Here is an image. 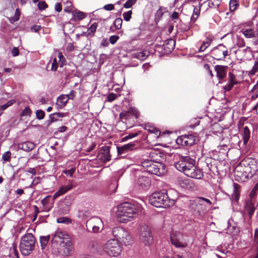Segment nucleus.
Returning <instances> with one entry per match:
<instances>
[{"label":"nucleus","mask_w":258,"mask_h":258,"mask_svg":"<svg viewBox=\"0 0 258 258\" xmlns=\"http://www.w3.org/2000/svg\"><path fill=\"white\" fill-rule=\"evenodd\" d=\"M195 160L188 156L179 157L178 161L174 163V167L188 177L200 179L204 176L202 170L196 165Z\"/></svg>","instance_id":"1"},{"label":"nucleus","mask_w":258,"mask_h":258,"mask_svg":"<svg viewBox=\"0 0 258 258\" xmlns=\"http://www.w3.org/2000/svg\"><path fill=\"white\" fill-rule=\"evenodd\" d=\"M140 209V206L138 205L124 202L117 206L116 215L121 222L126 223L136 217Z\"/></svg>","instance_id":"2"},{"label":"nucleus","mask_w":258,"mask_h":258,"mask_svg":"<svg viewBox=\"0 0 258 258\" xmlns=\"http://www.w3.org/2000/svg\"><path fill=\"white\" fill-rule=\"evenodd\" d=\"M149 203L157 208H167L174 204V200L170 199L167 192L157 191L149 197Z\"/></svg>","instance_id":"3"},{"label":"nucleus","mask_w":258,"mask_h":258,"mask_svg":"<svg viewBox=\"0 0 258 258\" xmlns=\"http://www.w3.org/2000/svg\"><path fill=\"white\" fill-rule=\"evenodd\" d=\"M35 246V239L32 233H26L21 237L19 248L23 255L30 254L34 250Z\"/></svg>","instance_id":"4"},{"label":"nucleus","mask_w":258,"mask_h":258,"mask_svg":"<svg viewBox=\"0 0 258 258\" xmlns=\"http://www.w3.org/2000/svg\"><path fill=\"white\" fill-rule=\"evenodd\" d=\"M141 165L145 168V171L150 174L161 176L166 172V167L164 164L152 160H145L142 162Z\"/></svg>","instance_id":"5"},{"label":"nucleus","mask_w":258,"mask_h":258,"mask_svg":"<svg viewBox=\"0 0 258 258\" xmlns=\"http://www.w3.org/2000/svg\"><path fill=\"white\" fill-rule=\"evenodd\" d=\"M247 166L244 163H241L240 165L237 166L234 171L235 180L239 182H245L252 176L251 167L249 163Z\"/></svg>","instance_id":"6"},{"label":"nucleus","mask_w":258,"mask_h":258,"mask_svg":"<svg viewBox=\"0 0 258 258\" xmlns=\"http://www.w3.org/2000/svg\"><path fill=\"white\" fill-rule=\"evenodd\" d=\"M103 248L104 252L110 256H117L121 251L120 245L116 239L108 240Z\"/></svg>","instance_id":"7"},{"label":"nucleus","mask_w":258,"mask_h":258,"mask_svg":"<svg viewBox=\"0 0 258 258\" xmlns=\"http://www.w3.org/2000/svg\"><path fill=\"white\" fill-rule=\"evenodd\" d=\"M170 241L173 245L176 248L181 250L179 254H181L184 251L186 250L185 248L187 246V243L184 239V236L182 233L179 232H175L170 235Z\"/></svg>","instance_id":"8"},{"label":"nucleus","mask_w":258,"mask_h":258,"mask_svg":"<svg viewBox=\"0 0 258 258\" xmlns=\"http://www.w3.org/2000/svg\"><path fill=\"white\" fill-rule=\"evenodd\" d=\"M112 234L118 241L120 240L125 245H130L132 242L131 235L126 230L122 227H114L112 230Z\"/></svg>","instance_id":"9"},{"label":"nucleus","mask_w":258,"mask_h":258,"mask_svg":"<svg viewBox=\"0 0 258 258\" xmlns=\"http://www.w3.org/2000/svg\"><path fill=\"white\" fill-rule=\"evenodd\" d=\"M140 239L146 245L152 243L153 237L149 227L146 225H141L140 228Z\"/></svg>","instance_id":"10"},{"label":"nucleus","mask_w":258,"mask_h":258,"mask_svg":"<svg viewBox=\"0 0 258 258\" xmlns=\"http://www.w3.org/2000/svg\"><path fill=\"white\" fill-rule=\"evenodd\" d=\"M137 143V142H133L120 147H117L118 156H120V158H124L125 154L138 148Z\"/></svg>","instance_id":"11"},{"label":"nucleus","mask_w":258,"mask_h":258,"mask_svg":"<svg viewBox=\"0 0 258 258\" xmlns=\"http://www.w3.org/2000/svg\"><path fill=\"white\" fill-rule=\"evenodd\" d=\"M69 236L68 234L61 231H56L52 238V242L56 243L60 246H63L66 245L69 240Z\"/></svg>","instance_id":"12"},{"label":"nucleus","mask_w":258,"mask_h":258,"mask_svg":"<svg viewBox=\"0 0 258 258\" xmlns=\"http://www.w3.org/2000/svg\"><path fill=\"white\" fill-rule=\"evenodd\" d=\"M245 212L249 215L250 217L253 214L255 207L253 199L249 198L245 201L244 204Z\"/></svg>","instance_id":"13"},{"label":"nucleus","mask_w":258,"mask_h":258,"mask_svg":"<svg viewBox=\"0 0 258 258\" xmlns=\"http://www.w3.org/2000/svg\"><path fill=\"white\" fill-rule=\"evenodd\" d=\"M136 182L137 185L141 188H146L150 186L151 180L149 177L144 175H139Z\"/></svg>","instance_id":"14"},{"label":"nucleus","mask_w":258,"mask_h":258,"mask_svg":"<svg viewBox=\"0 0 258 258\" xmlns=\"http://www.w3.org/2000/svg\"><path fill=\"white\" fill-rule=\"evenodd\" d=\"M227 66L216 65L215 66V70L216 72V76L219 80L224 79L227 74Z\"/></svg>","instance_id":"15"},{"label":"nucleus","mask_w":258,"mask_h":258,"mask_svg":"<svg viewBox=\"0 0 258 258\" xmlns=\"http://www.w3.org/2000/svg\"><path fill=\"white\" fill-rule=\"evenodd\" d=\"M175 42L172 39H169L165 41L163 44V49L164 52L168 53L171 52L174 48Z\"/></svg>","instance_id":"16"},{"label":"nucleus","mask_w":258,"mask_h":258,"mask_svg":"<svg viewBox=\"0 0 258 258\" xmlns=\"http://www.w3.org/2000/svg\"><path fill=\"white\" fill-rule=\"evenodd\" d=\"M35 147V145L31 142L26 141L18 144V148L26 152L32 150Z\"/></svg>","instance_id":"17"},{"label":"nucleus","mask_w":258,"mask_h":258,"mask_svg":"<svg viewBox=\"0 0 258 258\" xmlns=\"http://www.w3.org/2000/svg\"><path fill=\"white\" fill-rule=\"evenodd\" d=\"M229 77L230 79L228 82L223 87V89L227 92L230 91L235 85L238 84L237 82L235 81V76L231 73L229 74Z\"/></svg>","instance_id":"18"},{"label":"nucleus","mask_w":258,"mask_h":258,"mask_svg":"<svg viewBox=\"0 0 258 258\" xmlns=\"http://www.w3.org/2000/svg\"><path fill=\"white\" fill-rule=\"evenodd\" d=\"M73 187L72 184L61 186L58 190L53 195V199H56L60 196L66 194L67 191L71 190Z\"/></svg>","instance_id":"19"},{"label":"nucleus","mask_w":258,"mask_h":258,"mask_svg":"<svg viewBox=\"0 0 258 258\" xmlns=\"http://www.w3.org/2000/svg\"><path fill=\"white\" fill-rule=\"evenodd\" d=\"M87 225L100 226L102 229L104 228V224L101 218L98 217H94L89 219L86 222Z\"/></svg>","instance_id":"20"},{"label":"nucleus","mask_w":258,"mask_h":258,"mask_svg":"<svg viewBox=\"0 0 258 258\" xmlns=\"http://www.w3.org/2000/svg\"><path fill=\"white\" fill-rule=\"evenodd\" d=\"M130 113H131L135 116H136V117H138V111L136 108H134L132 107H130L129 109V110L127 111H123L121 112L120 113V117L121 119H126L128 118L130 116Z\"/></svg>","instance_id":"21"},{"label":"nucleus","mask_w":258,"mask_h":258,"mask_svg":"<svg viewBox=\"0 0 258 258\" xmlns=\"http://www.w3.org/2000/svg\"><path fill=\"white\" fill-rule=\"evenodd\" d=\"M69 100L68 97L66 95H60L57 99L56 105L58 109H60L66 106Z\"/></svg>","instance_id":"22"},{"label":"nucleus","mask_w":258,"mask_h":258,"mask_svg":"<svg viewBox=\"0 0 258 258\" xmlns=\"http://www.w3.org/2000/svg\"><path fill=\"white\" fill-rule=\"evenodd\" d=\"M187 146H190L195 144L198 141V137L195 133L185 135Z\"/></svg>","instance_id":"23"},{"label":"nucleus","mask_w":258,"mask_h":258,"mask_svg":"<svg viewBox=\"0 0 258 258\" xmlns=\"http://www.w3.org/2000/svg\"><path fill=\"white\" fill-rule=\"evenodd\" d=\"M241 32L247 38H256L254 30L251 28H246L241 30Z\"/></svg>","instance_id":"24"},{"label":"nucleus","mask_w":258,"mask_h":258,"mask_svg":"<svg viewBox=\"0 0 258 258\" xmlns=\"http://www.w3.org/2000/svg\"><path fill=\"white\" fill-rule=\"evenodd\" d=\"M241 135L243 140V143L244 145H246L250 137V132L247 126L243 127L241 131Z\"/></svg>","instance_id":"25"},{"label":"nucleus","mask_w":258,"mask_h":258,"mask_svg":"<svg viewBox=\"0 0 258 258\" xmlns=\"http://www.w3.org/2000/svg\"><path fill=\"white\" fill-rule=\"evenodd\" d=\"M109 150L110 147L106 146L102 147L100 150L101 154H102L101 158H103L104 160L106 161H108L110 160Z\"/></svg>","instance_id":"26"},{"label":"nucleus","mask_w":258,"mask_h":258,"mask_svg":"<svg viewBox=\"0 0 258 258\" xmlns=\"http://www.w3.org/2000/svg\"><path fill=\"white\" fill-rule=\"evenodd\" d=\"M254 244L256 248L254 253L250 255L248 258H258V229H256L254 232Z\"/></svg>","instance_id":"27"},{"label":"nucleus","mask_w":258,"mask_h":258,"mask_svg":"<svg viewBox=\"0 0 258 258\" xmlns=\"http://www.w3.org/2000/svg\"><path fill=\"white\" fill-rule=\"evenodd\" d=\"M221 48H225V46L223 44H220L218 45L217 46L214 48L212 50V53L215 55L213 57L217 60H221L222 58L218 57L220 54L222 53L221 51Z\"/></svg>","instance_id":"28"},{"label":"nucleus","mask_w":258,"mask_h":258,"mask_svg":"<svg viewBox=\"0 0 258 258\" xmlns=\"http://www.w3.org/2000/svg\"><path fill=\"white\" fill-rule=\"evenodd\" d=\"M90 211L88 210L84 209L78 211V217L82 220H84L88 218L90 216Z\"/></svg>","instance_id":"29"},{"label":"nucleus","mask_w":258,"mask_h":258,"mask_svg":"<svg viewBox=\"0 0 258 258\" xmlns=\"http://www.w3.org/2000/svg\"><path fill=\"white\" fill-rule=\"evenodd\" d=\"M64 113L55 112L49 115V118H50V121L52 122H55L58 120V118H62L66 116Z\"/></svg>","instance_id":"30"},{"label":"nucleus","mask_w":258,"mask_h":258,"mask_svg":"<svg viewBox=\"0 0 258 258\" xmlns=\"http://www.w3.org/2000/svg\"><path fill=\"white\" fill-rule=\"evenodd\" d=\"M122 20L121 18H116L113 23V25L110 27V30L113 31V28L115 29H120L121 28Z\"/></svg>","instance_id":"31"},{"label":"nucleus","mask_w":258,"mask_h":258,"mask_svg":"<svg viewBox=\"0 0 258 258\" xmlns=\"http://www.w3.org/2000/svg\"><path fill=\"white\" fill-rule=\"evenodd\" d=\"M87 231L89 232L97 233L102 230V227L100 226L87 225H86Z\"/></svg>","instance_id":"32"},{"label":"nucleus","mask_w":258,"mask_h":258,"mask_svg":"<svg viewBox=\"0 0 258 258\" xmlns=\"http://www.w3.org/2000/svg\"><path fill=\"white\" fill-rule=\"evenodd\" d=\"M50 239V236L49 235L45 236L40 237V242L42 249H43L46 246L48 241Z\"/></svg>","instance_id":"33"},{"label":"nucleus","mask_w":258,"mask_h":258,"mask_svg":"<svg viewBox=\"0 0 258 258\" xmlns=\"http://www.w3.org/2000/svg\"><path fill=\"white\" fill-rule=\"evenodd\" d=\"M146 51H140L134 53L133 55L134 57L141 60H144L148 56Z\"/></svg>","instance_id":"34"},{"label":"nucleus","mask_w":258,"mask_h":258,"mask_svg":"<svg viewBox=\"0 0 258 258\" xmlns=\"http://www.w3.org/2000/svg\"><path fill=\"white\" fill-rule=\"evenodd\" d=\"M176 142L178 145L187 146L185 135L178 137L176 140Z\"/></svg>","instance_id":"35"},{"label":"nucleus","mask_w":258,"mask_h":258,"mask_svg":"<svg viewBox=\"0 0 258 258\" xmlns=\"http://www.w3.org/2000/svg\"><path fill=\"white\" fill-rule=\"evenodd\" d=\"M250 92L253 93V95L251 96V100H255L258 98V81L256 84L254 85Z\"/></svg>","instance_id":"36"},{"label":"nucleus","mask_w":258,"mask_h":258,"mask_svg":"<svg viewBox=\"0 0 258 258\" xmlns=\"http://www.w3.org/2000/svg\"><path fill=\"white\" fill-rule=\"evenodd\" d=\"M239 6V4L236 0H230L229 2V9L230 11H234Z\"/></svg>","instance_id":"37"},{"label":"nucleus","mask_w":258,"mask_h":258,"mask_svg":"<svg viewBox=\"0 0 258 258\" xmlns=\"http://www.w3.org/2000/svg\"><path fill=\"white\" fill-rule=\"evenodd\" d=\"M214 36L212 35H208L207 36L206 39L203 42V44L204 46H206L207 48L213 41Z\"/></svg>","instance_id":"38"},{"label":"nucleus","mask_w":258,"mask_h":258,"mask_svg":"<svg viewBox=\"0 0 258 258\" xmlns=\"http://www.w3.org/2000/svg\"><path fill=\"white\" fill-rule=\"evenodd\" d=\"M258 191V183H256L254 187H253L252 189L251 190V191L249 193V198H250L251 199H254V198L255 197V196L257 194Z\"/></svg>","instance_id":"39"},{"label":"nucleus","mask_w":258,"mask_h":258,"mask_svg":"<svg viewBox=\"0 0 258 258\" xmlns=\"http://www.w3.org/2000/svg\"><path fill=\"white\" fill-rule=\"evenodd\" d=\"M138 132L130 133L128 135L125 136L124 137L122 138L121 139V142H125L129 139H131L132 138L136 137L137 136H138Z\"/></svg>","instance_id":"40"},{"label":"nucleus","mask_w":258,"mask_h":258,"mask_svg":"<svg viewBox=\"0 0 258 258\" xmlns=\"http://www.w3.org/2000/svg\"><path fill=\"white\" fill-rule=\"evenodd\" d=\"M258 72V58L254 61V65L252 69L249 71V74L254 75Z\"/></svg>","instance_id":"41"},{"label":"nucleus","mask_w":258,"mask_h":258,"mask_svg":"<svg viewBox=\"0 0 258 258\" xmlns=\"http://www.w3.org/2000/svg\"><path fill=\"white\" fill-rule=\"evenodd\" d=\"M220 2L219 0H210L209 6L211 8H217L219 7Z\"/></svg>","instance_id":"42"},{"label":"nucleus","mask_w":258,"mask_h":258,"mask_svg":"<svg viewBox=\"0 0 258 258\" xmlns=\"http://www.w3.org/2000/svg\"><path fill=\"white\" fill-rule=\"evenodd\" d=\"M204 202H206L210 205L212 204V202L210 201V200L203 197L198 198V199L197 200L196 203L200 204V205H203Z\"/></svg>","instance_id":"43"},{"label":"nucleus","mask_w":258,"mask_h":258,"mask_svg":"<svg viewBox=\"0 0 258 258\" xmlns=\"http://www.w3.org/2000/svg\"><path fill=\"white\" fill-rule=\"evenodd\" d=\"M58 57L59 58V64L60 67L62 68L66 62V58L63 56L61 52H59L58 54Z\"/></svg>","instance_id":"44"},{"label":"nucleus","mask_w":258,"mask_h":258,"mask_svg":"<svg viewBox=\"0 0 258 258\" xmlns=\"http://www.w3.org/2000/svg\"><path fill=\"white\" fill-rule=\"evenodd\" d=\"M36 116L38 119H42L44 118L45 112L41 109H38L36 111Z\"/></svg>","instance_id":"45"},{"label":"nucleus","mask_w":258,"mask_h":258,"mask_svg":"<svg viewBox=\"0 0 258 258\" xmlns=\"http://www.w3.org/2000/svg\"><path fill=\"white\" fill-rule=\"evenodd\" d=\"M98 27V24L97 23H94L88 29V33L89 34L94 33Z\"/></svg>","instance_id":"46"},{"label":"nucleus","mask_w":258,"mask_h":258,"mask_svg":"<svg viewBox=\"0 0 258 258\" xmlns=\"http://www.w3.org/2000/svg\"><path fill=\"white\" fill-rule=\"evenodd\" d=\"M132 11L131 10H130L126 12L123 13V17L124 20L126 22L129 21L132 18Z\"/></svg>","instance_id":"47"},{"label":"nucleus","mask_w":258,"mask_h":258,"mask_svg":"<svg viewBox=\"0 0 258 258\" xmlns=\"http://www.w3.org/2000/svg\"><path fill=\"white\" fill-rule=\"evenodd\" d=\"M118 186L117 181L115 179L112 180L111 183L109 186V189L113 191V192H115V190Z\"/></svg>","instance_id":"48"},{"label":"nucleus","mask_w":258,"mask_h":258,"mask_svg":"<svg viewBox=\"0 0 258 258\" xmlns=\"http://www.w3.org/2000/svg\"><path fill=\"white\" fill-rule=\"evenodd\" d=\"M137 0H127L123 5V7L126 9L131 8L137 2Z\"/></svg>","instance_id":"49"},{"label":"nucleus","mask_w":258,"mask_h":258,"mask_svg":"<svg viewBox=\"0 0 258 258\" xmlns=\"http://www.w3.org/2000/svg\"><path fill=\"white\" fill-rule=\"evenodd\" d=\"M11 153L10 151L5 152L2 155V159L5 161H9L11 158Z\"/></svg>","instance_id":"50"},{"label":"nucleus","mask_w":258,"mask_h":258,"mask_svg":"<svg viewBox=\"0 0 258 258\" xmlns=\"http://www.w3.org/2000/svg\"><path fill=\"white\" fill-rule=\"evenodd\" d=\"M164 14V12L162 11V9L160 7L156 12L155 14V19L160 20Z\"/></svg>","instance_id":"51"},{"label":"nucleus","mask_w":258,"mask_h":258,"mask_svg":"<svg viewBox=\"0 0 258 258\" xmlns=\"http://www.w3.org/2000/svg\"><path fill=\"white\" fill-rule=\"evenodd\" d=\"M228 150V148L227 146H226L225 145H223L219 148V152L220 153H222L223 155H227Z\"/></svg>","instance_id":"52"},{"label":"nucleus","mask_w":258,"mask_h":258,"mask_svg":"<svg viewBox=\"0 0 258 258\" xmlns=\"http://www.w3.org/2000/svg\"><path fill=\"white\" fill-rule=\"evenodd\" d=\"M40 178L39 177H35L33 181L32 182L31 184L29 186V187L30 188H33L35 185L38 184L40 182Z\"/></svg>","instance_id":"53"},{"label":"nucleus","mask_w":258,"mask_h":258,"mask_svg":"<svg viewBox=\"0 0 258 258\" xmlns=\"http://www.w3.org/2000/svg\"><path fill=\"white\" fill-rule=\"evenodd\" d=\"M38 7L40 10L42 11L47 7V5L44 1H40L38 3Z\"/></svg>","instance_id":"54"},{"label":"nucleus","mask_w":258,"mask_h":258,"mask_svg":"<svg viewBox=\"0 0 258 258\" xmlns=\"http://www.w3.org/2000/svg\"><path fill=\"white\" fill-rule=\"evenodd\" d=\"M31 110L29 107H26L22 112L21 116H30Z\"/></svg>","instance_id":"55"},{"label":"nucleus","mask_w":258,"mask_h":258,"mask_svg":"<svg viewBox=\"0 0 258 258\" xmlns=\"http://www.w3.org/2000/svg\"><path fill=\"white\" fill-rule=\"evenodd\" d=\"M253 171H254V172H252V176H250V178H252L254 182L258 183V169L255 171L253 170Z\"/></svg>","instance_id":"56"},{"label":"nucleus","mask_w":258,"mask_h":258,"mask_svg":"<svg viewBox=\"0 0 258 258\" xmlns=\"http://www.w3.org/2000/svg\"><path fill=\"white\" fill-rule=\"evenodd\" d=\"M70 220L67 217H60L57 219V222L58 223H68Z\"/></svg>","instance_id":"57"},{"label":"nucleus","mask_w":258,"mask_h":258,"mask_svg":"<svg viewBox=\"0 0 258 258\" xmlns=\"http://www.w3.org/2000/svg\"><path fill=\"white\" fill-rule=\"evenodd\" d=\"M72 203V200L71 199V197L70 196H67L66 197V198L64 199L63 203L64 205L68 207L70 206Z\"/></svg>","instance_id":"58"},{"label":"nucleus","mask_w":258,"mask_h":258,"mask_svg":"<svg viewBox=\"0 0 258 258\" xmlns=\"http://www.w3.org/2000/svg\"><path fill=\"white\" fill-rule=\"evenodd\" d=\"M57 69V62L56 58H54L53 59V62L51 63V70L52 71H56Z\"/></svg>","instance_id":"59"},{"label":"nucleus","mask_w":258,"mask_h":258,"mask_svg":"<svg viewBox=\"0 0 258 258\" xmlns=\"http://www.w3.org/2000/svg\"><path fill=\"white\" fill-rule=\"evenodd\" d=\"M237 186H238V184H234V194L233 195V197L235 200H238L240 195V194L236 189Z\"/></svg>","instance_id":"60"},{"label":"nucleus","mask_w":258,"mask_h":258,"mask_svg":"<svg viewBox=\"0 0 258 258\" xmlns=\"http://www.w3.org/2000/svg\"><path fill=\"white\" fill-rule=\"evenodd\" d=\"M116 98H117L116 94H114L113 93H110L108 95L107 100L109 102H112L113 100H114Z\"/></svg>","instance_id":"61"},{"label":"nucleus","mask_w":258,"mask_h":258,"mask_svg":"<svg viewBox=\"0 0 258 258\" xmlns=\"http://www.w3.org/2000/svg\"><path fill=\"white\" fill-rule=\"evenodd\" d=\"M119 39V37L117 35H113L110 37L109 41L112 44H115L117 40Z\"/></svg>","instance_id":"62"},{"label":"nucleus","mask_w":258,"mask_h":258,"mask_svg":"<svg viewBox=\"0 0 258 258\" xmlns=\"http://www.w3.org/2000/svg\"><path fill=\"white\" fill-rule=\"evenodd\" d=\"M245 41L242 38H239L237 41V45L239 47H243L245 46Z\"/></svg>","instance_id":"63"},{"label":"nucleus","mask_w":258,"mask_h":258,"mask_svg":"<svg viewBox=\"0 0 258 258\" xmlns=\"http://www.w3.org/2000/svg\"><path fill=\"white\" fill-rule=\"evenodd\" d=\"M11 53H12V55H13V56L15 57V56H18L19 54V50L17 47H14L12 49Z\"/></svg>","instance_id":"64"}]
</instances>
